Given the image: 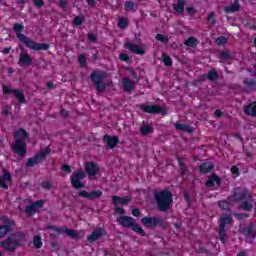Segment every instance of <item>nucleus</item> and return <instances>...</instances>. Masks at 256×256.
Instances as JSON below:
<instances>
[{
	"mask_svg": "<svg viewBox=\"0 0 256 256\" xmlns=\"http://www.w3.org/2000/svg\"><path fill=\"white\" fill-rule=\"evenodd\" d=\"M62 170L65 172V173H71V166L67 165V164H64L62 165Z\"/></svg>",
	"mask_w": 256,
	"mask_h": 256,
	"instance_id": "50",
	"label": "nucleus"
},
{
	"mask_svg": "<svg viewBox=\"0 0 256 256\" xmlns=\"http://www.w3.org/2000/svg\"><path fill=\"white\" fill-rule=\"evenodd\" d=\"M228 39L225 36H220L216 39L217 45H225L227 43Z\"/></svg>",
	"mask_w": 256,
	"mask_h": 256,
	"instance_id": "41",
	"label": "nucleus"
},
{
	"mask_svg": "<svg viewBox=\"0 0 256 256\" xmlns=\"http://www.w3.org/2000/svg\"><path fill=\"white\" fill-rule=\"evenodd\" d=\"M210 171H213L211 162H206L200 166V173H210Z\"/></svg>",
	"mask_w": 256,
	"mask_h": 256,
	"instance_id": "29",
	"label": "nucleus"
},
{
	"mask_svg": "<svg viewBox=\"0 0 256 256\" xmlns=\"http://www.w3.org/2000/svg\"><path fill=\"white\" fill-rule=\"evenodd\" d=\"M175 128L177 129V131H186V133H193V127L187 124L176 123Z\"/></svg>",
	"mask_w": 256,
	"mask_h": 256,
	"instance_id": "25",
	"label": "nucleus"
},
{
	"mask_svg": "<svg viewBox=\"0 0 256 256\" xmlns=\"http://www.w3.org/2000/svg\"><path fill=\"white\" fill-rule=\"evenodd\" d=\"M239 9H241V6L239 5L238 1H235L234 4H232L230 6H226L224 8L226 13H236V11H239Z\"/></svg>",
	"mask_w": 256,
	"mask_h": 256,
	"instance_id": "26",
	"label": "nucleus"
},
{
	"mask_svg": "<svg viewBox=\"0 0 256 256\" xmlns=\"http://www.w3.org/2000/svg\"><path fill=\"white\" fill-rule=\"evenodd\" d=\"M3 93H13L14 97L20 102L25 103V95L20 90H12L7 86H3Z\"/></svg>",
	"mask_w": 256,
	"mask_h": 256,
	"instance_id": "14",
	"label": "nucleus"
},
{
	"mask_svg": "<svg viewBox=\"0 0 256 256\" xmlns=\"http://www.w3.org/2000/svg\"><path fill=\"white\" fill-rule=\"evenodd\" d=\"M43 203V200H38L32 205L26 207L27 215H35V213H37V209H41V207H43Z\"/></svg>",
	"mask_w": 256,
	"mask_h": 256,
	"instance_id": "16",
	"label": "nucleus"
},
{
	"mask_svg": "<svg viewBox=\"0 0 256 256\" xmlns=\"http://www.w3.org/2000/svg\"><path fill=\"white\" fill-rule=\"evenodd\" d=\"M140 109L144 111V113H158L160 115H165V109L156 105H141Z\"/></svg>",
	"mask_w": 256,
	"mask_h": 256,
	"instance_id": "11",
	"label": "nucleus"
},
{
	"mask_svg": "<svg viewBox=\"0 0 256 256\" xmlns=\"http://www.w3.org/2000/svg\"><path fill=\"white\" fill-rule=\"evenodd\" d=\"M49 153H51V149L45 148L40 153H38L34 158L28 159L27 164H26L27 167H33L34 165H37V163H39V161H41V159H45V157H47V155H49Z\"/></svg>",
	"mask_w": 256,
	"mask_h": 256,
	"instance_id": "10",
	"label": "nucleus"
},
{
	"mask_svg": "<svg viewBox=\"0 0 256 256\" xmlns=\"http://www.w3.org/2000/svg\"><path fill=\"white\" fill-rule=\"evenodd\" d=\"M33 245L36 249H41L43 247V242L41 241V237L35 236L33 239Z\"/></svg>",
	"mask_w": 256,
	"mask_h": 256,
	"instance_id": "35",
	"label": "nucleus"
},
{
	"mask_svg": "<svg viewBox=\"0 0 256 256\" xmlns=\"http://www.w3.org/2000/svg\"><path fill=\"white\" fill-rule=\"evenodd\" d=\"M220 182L221 180L217 177V175H212L206 182V187H217V185H219Z\"/></svg>",
	"mask_w": 256,
	"mask_h": 256,
	"instance_id": "24",
	"label": "nucleus"
},
{
	"mask_svg": "<svg viewBox=\"0 0 256 256\" xmlns=\"http://www.w3.org/2000/svg\"><path fill=\"white\" fill-rule=\"evenodd\" d=\"M87 2L89 3V5H93L95 3V0H87Z\"/></svg>",
	"mask_w": 256,
	"mask_h": 256,
	"instance_id": "63",
	"label": "nucleus"
},
{
	"mask_svg": "<svg viewBox=\"0 0 256 256\" xmlns=\"http://www.w3.org/2000/svg\"><path fill=\"white\" fill-rule=\"evenodd\" d=\"M11 183V174L7 171H4V174L0 177V187L7 189Z\"/></svg>",
	"mask_w": 256,
	"mask_h": 256,
	"instance_id": "18",
	"label": "nucleus"
},
{
	"mask_svg": "<svg viewBox=\"0 0 256 256\" xmlns=\"http://www.w3.org/2000/svg\"><path fill=\"white\" fill-rule=\"evenodd\" d=\"M21 42L26 45L29 49H32V51H47L49 49V44H41L35 42L33 39L27 37V36H20Z\"/></svg>",
	"mask_w": 256,
	"mask_h": 256,
	"instance_id": "5",
	"label": "nucleus"
},
{
	"mask_svg": "<svg viewBox=\"0 0 256 256\" xmlns=\"http://www.w3.org/2000/svg\"><path fill=\"white\" fill-rule=\"evenodd\" d=\"M15 143L12 145V150L17 155H25L27 153V131L20 129L18 130L15 135Z\"/></svg>",
	"mask_w": 256,
	"mask_h": 256,
	"instance_id": "1",
	"label": "nucleus"
},
{
	"mask_svg": "<svg viewBox=\"0 0 256 256\" xmlns=\"http://www.w3.org/2000/svg\"><path fill=\"white\" fill-rule=\"evenodd\" d=\"M232 175H235V177H239V168L237 166H233L231 168Z\"/></svg>",
	"mask_w": 256,
	"mask_h": 256,
	"instance_id": "48",
	"label": "nucleus"
},
{
	"mask_svg": "<svg viewBox=\"0 0 256 256\" xmlns=\"http://www.w3.org/2000/svg\"><path fill=\"white\" fill-rule=\"evenodd\" d=\"M186 11H187L188 15H194V13H195V9L193 7H188L186 9Z\"/></svg>",
	"mask_w": 256,
	"mask_h": 256,
	"instance_id": "53",
	"label": "nucleus"
},
{
	"mask_svg": "<svg viewBox=\"0 0 256 256\" xmlns=\"http://www.w3.org/2000/svg\"><path fill=\"white\" fill-rule=\"evenodd\" d=\"M105 77H107V74L105 72L98 71L92 73L91 79L95 83L98 91H103L105 89V85L101 83V81H103Z\"/></svg>",
	"mask_w": 256,
	"mask_h": 256,
	"instance_id": "9",
	"label": "nucleus"
},
{
	"mask_svg": "<svg viewBox=\"0 0 256 256\" xmlns=\"http://www.w3.org/2000/svg\"><path fill=\"white\" fill-rule=\"evenodd\" d=\"M208 21H209V23H211L212 25L215 23V13L210 12V13L208 14Z\"/></svg>",
	"mask_w": 256,
	"mask_h": 256,
	"instance_id": "47",
	"label": "nucleus"
},
{
	"mask_svg": "<svg viewBox=\"0 0 256 256\" xmlns=\"http://www.w3.org/2000/svg\"><path fill=\"white\" fill-rule=\"evenodd\" d=\"M237 219H243V214H236Z\"/></svg>",
	"mask_w": 256,
	"mask_h": 256,
	"instance_id": "62",
	"label": "nucleus"
},
{
	"mask_svg": "<svg viewBox=\"0 0 256 256\" xmlns=\"http://www.w3.org/2000/svg\"><path fill=\"white\" fill-rule=\"evenodd\" d=\"M121 61H129V56L127 54H120Z\"/></svg>",
	"mask_w": 256,
	"mask_h": 256,
	"instance_id": "51",
	"label": "nucleus"
},
{
	"mask_svg": "<svg viewBox=\"0 0 256 256\" xmlns=\"http://www.w3.org/2000/svg\"><path fill=\"white\" fill-rule=\"evenodd\" d=\"M131 201V198L129 196L119 197V196H113L112 202L114 205H127Z\"/></svg>",
	"mask_w": 256,
	"mask_h": 256,
	"instance_id": "21",
	"label": "nucleus"
},
{
	"mask_svg": "<svg viewBox=\"0 0 256 256\" xmlns=\"http://www.w3.org/2000/svg\"><path fill=\"white\" fill-rule=\"evenodd\" d=\"M127 49L132 51V53H135L136 55H144L145 54V48L143 46H139L137 44L133 43H126Z\"/></svg>",
	"mask_w": 256,
	"mask_h": 256,
	"instance_id": "17",
	"label": "nucleus"
},
{
	"mask_svg": "<svg viewBox=\"0 0 256 256\" xmlns=\"http://www.w3.org/2000/svg\"><path fill=\"white\" fill-rule=\"evenodd\" d=\"M172 197L173 195L171 192L167 190H163L156 194V201L160 211H167V209L171 207V203H173Z\"/></svg>",
	"mask_w": 256,
	"mask_h": 256,
	"instance_id": "2",
	"label": "nucleus"
},
{
	"mask_svg": "<svg viewBox=\"0 0 256 256\" xmlns=\"http://www.w3.org/2000/svg\"><path fill=\"white\" fill-rule=\"evenodd\" d=\"M231 223V218L229 216H222L220 218V228H219V237L222 243L227 241V233L225 232V226Z\"/></svg>",
	"mask_w": 256,
	"mask_h": 256,
	"instance_id": "7",
	"label": "nucleus"
},
{
	"mask_svg": "<svg viewBox=\"0 0 256 256\" xmlns=\"http://www.w3.org/2000/svg\"><path fill=\"white\" fill-rule=\"evenodd\" d=\"M221 57H222L223 59H227V57H229V52H222V53H221Z\"/></svg>",
	"mask_w": 256,
	"mask_h": 256,
	"instance_id": "60",
	"label": "nucleus"
},
{
	"mask_svg": "<svg viewBox=\"0 0 256 256\" xmlns=\"http://www.w3.org/2000/svg\"><path fill=\"white\" fill-rule=\"evenodd\" d=\"M36 7H43V0H33Z\"/></svg>",
	"mask_w": 256,
	"mask_h": 256,
	"instance_id": "52",
	"label": "nucleus"
},
{
	"mask_svg": "<svg viewBox=\"0 0 256 256\" xmlns=\"http://www.w3.org/2000/svg\"><path fill=\"white\" fill-rule=\"evenodd\" d=\"M23 29H25V26L21 25V24H14V28L13 30L16 33L17 38L19 39V41H21V36H25L22 32Z\"/></svg>",
	"mask_w": 256,
	"mask_h": 256,
	"instance_id": "28",
	"label": "nucleus"
},
{
	"mask_svg": "<svg viewBox=\"0 0 256 256\" xmlns=\"http://www.w3.org/2000/svg\"><path fill=\"white\" fill-rule=\"evenodd\" d=\"M245 85H246L247 89H249V91L256 89V83L253 80H250V81L246 80Z\"/></svg>",
	"mask_w": 256,
	"mask_h": 256,
	"instance_id": "39",
	"label": "nucleus"
},
{
	"mask_svg": "<svg viewBox=\"0 0 256 256\" xmlns=\"http://www.w3.org/2000/svg\"><path fill=\"white\" fill-rule=\"evenodd\" d=\"M81 23H83V18L77 16V17L74 19V25L79 26V25H81Z\"/></svg>",
	"mask_w": 256,
	"mask_h": 256,
	"instance_id": "49",
	"label": "nucleus"
},
{
	"mask_svg": "<svg viewBox=\"0 0 256 256\" xmlns=\"http://www.w3.org/2000/svg\"><path fill=\"white\" fill-rule=\"evenodd\" d=\"M116 213H117L118 215H123V213H125V211H124L123 208H121V207H116Z\"/></svg>",
	"mask_w": 256,
	"mask_h": 256,
	"instance_id": "55",
	"label": "nucleus"
},
{
	"mask_svg": "<svg viewBox=\"0 0 256 256\" xmlns=\"http://www.w3.org/2000/svg\"><path fill=\"white\" fill-rule=\"evenodd\" d=\"M237 256H246L245 252H240Z\"/></svg>",
	"mask_w": 256,
	"mask_h": 256,
	"instance_id": "64",
	"label": "nucleus"
},
{
	"mask_svg": "<svg viewBox=\"0 0 256 256\" xmlns=\"http://www.w3.org/2000/svg\"><path fill=\"white\" fill-rule=\"evenodd\" d=\"M48 89H53V82H47Z\"/></svg>",
	"mask_w": 256,
	"mask_h": 256,
	"instance_id": "61",
	"label": "nucleus"
},
{
	"mask_svg": "<svg viewBox=\"0 0 256 256\" xmlns=\"http://www.w3.org/2000/svg\"><path fill=\"white\" fill-rule=\"evenodd\" d=\"M85 177H87V175L82 170L73 173L70 177L72 187H74L75 189H81L85 187V184L81 182L83 181V179H85Z\"/></svg>",
	"mask_w": 256,
	"mask_h": 256,
	"instance_id": "6",
	"label": "nucleus"
},
{
	"mask_svg": "<svg viewBox=\"0 0 256 256\" xmlns=\"http://www.w3.org/2000/svg\"><path fill=\"white\" fill-rule=\"evenodd\" d=\"M11 231V226L5 225V226H0V237H3L4 235H7Z\"/></svg>",
	"mask_w": 256,
	"mask_h": 256,
	"instance_id": "36",
	"label": "nucleus"
},
{
	"mask_svg": "<svg viewBox=\"0 0 256 256\" xmlns=\"http://www.w3.org/2000/svg\"><path fill=\"white\" fill-rule=\"evenodd\" d=\"M214 115L215 117H221V115H223V112H221V110H216Z\"/></svg>",
	"mask_w": 256,
	"mask_h": 256,
	"instance_id": "59",
	"label": "nucleus"
},
{
	"mask_svg": "<svg viewBox=\"0 0 256 256\" xmlns=\"http://www.w3.org/2000/svg\"><path fill=\"white\" fill-rule=\"evenodd\" d=\"M78 61L81 67H85L87 65V56H85L84 54H80L78 56Z\"/></svg>",
	"mask_w": 256,
	"mask_h": 256,
	"instance_id": "37",
	"label": "nucleus"
},
{
	"mask_svg": "<svg viewBox=\"0 0 256 256\" xmlns=\"http://www.w3.org/2000/svg\"><path fill=\"white\" fill-rule=\"evenodd\" d=\"M128 21H127V18H120L119 21H118V27L120 29H125L128 25Z\"/></svg>",
	"mask_w": 256,
	"mask_h": 256,
	"instance_id": "38",
	"label": "nucleus"
},
{
	"mask_svg": "<svg viewBox=\"0 0 256 256\" xmlns=\"http://www.w3.org/2000/svg\"><path fill=\"white\" fill-rule=\"evenodd\" d=\"M241 208L244 209V211H251L253 209V204L251 202H244L242 203Z\"/></svg>",
	"mask_w": 256,
	"mask_h": 256,
	"instance_id": "40",
	"label": "nucleus"
},
{
	"mask_svg": "<svg viewBox=\"0 0 256 256\" xmlns=\"http://www.w3.org/2000/svg\"><path fill=\"white\" fill-rule=\"evenodd\" d=\"M141 223L148 229H155L157 226L163 224V220L157 217H144L141 219Z\"/></svg>",
	"mask_w": 256,
	"mask_h": 256,
	"instance_id": "8",
	"label": "nucleus"
},
{
	"mask_svg": "<svg viewBox=\"0 0 256 256\" xmlns=\"http://www.w3.org/2000/svg\"><path fill=\"white\" fill-rule=\"evenodd\" d=\"M249 197V192H247L246 190H242V189H235L234 191V199L235 201H243V199Z\"/></svg>",
	"mask_w": 256,
	"mask_h": 256,
	"instance_id": "20",
	"label": "nucleus"
},
{
	"mask_svg": "<svg viewBox=\"0 0 256 256\" xmlns=\"http://www.w3.org/2000/svg\"><path fill=\"white\" fill-rule=\"evenodd\" d=\"M220 209H228L230 207L229 201H220L219 202Z\"/></svg>",
	"mask_w": 256,
	"mask_h": 256,
	"instance_id": "44",
	"label": "nucleus"
},
{
	"mask_svg": "<svg viewBox=\"0 0 256 256\" xmlns=\"http://www.w3.org/2000/svg\"><path fill=\"white\" fill-rule=\"evenodd\" d=\"M244 111L247 115H252V117H256V102H253L250 105L246 106Z\"/></svg>",
	"mask_w": 256,
	"mask_h": 256,
	"instance_id": "27",
	"label": "nucleus"
},
{
	"mask_svg": "<svg viewBox=\"0 0 256 256\" xmlns=\"http://www.w3.org/2000/svg\"><path fill=\"white\" fill-rule=\"evenodd\" d=\"M60 7L62 8L67 7V0H60Z\"/></svg>",
	"mask_w": 256,
	"mask_h": 256,
	"instance_id": "57",
	"label": "nucleus"
},
{
	"mask_svg": "<svg viewBox=\"0 0 256 256\" xmlns=\"http://www.w3.org/2000/svg\"><path fill=\"white\" fill-rule=\"evenodd\" d=\"M95 39H96V37H95L94 34H89L88 35V41L93 42V41H95Z\"/></svg>",
	"mask_w": 256,
	"mask_h": 256,
	"instance_id": "56",
	"label": "nucleus"
},
{
	"mask_svg": "<svg viewBox=\"0 0 256 256\" xmlns=\"http://www.w3.org/2000/svg\"><path fill=\"white\" fill-rule=\"evenodd\" d=\"M244 235H247L248 237H255V232H253V228L247 227L244 229Z\"/></svg>",
	"mask_w": 256,
	"mask_h": 256,
	"instance_id": "42",
	"label": "nucleus"
},
{
	"mask_svg": "<svg viewBox=\"0 0 256 256\" xmlns=\"http://www.w3.org/2000/svg\"><path fill=\"white\" fill-rule=\"evenodd\" d=\"M23 235L21 233L13 234L4 242L1 243V247L5 249V251H15L21 243H23Z\"/></svg>",
	"mask_w": 256,
	"mask_h": 256,
	"instance_id": "3",
	"label": "nucleus"
},
{
	"mask_svg": "<svg viewBox=\"0 0 256 256\" xmlns=\"http://www.w3.org/2000/svg\"><path fill=\"white\" fill-rule=\"evenodd\" d=\"M174 10L177 13H183V11H185V0H178V2L174 5Z\"/></svg>",
	"mask_w": 256,
	"mask_h": 256,
	"instance_id": "30",
	"label": "nucleus"
},
{
	"mask_svg": "<svg viewBox=\"0 0 256 256\" xmlns=\"http://www.w3.org/2000/svg\"><path fill=\"white\" fill-rule=\"evenodd\" d=\"M217 77H218V75L215 70H211L208 72V79H210V81H215V79H217Z\"/></svg>",
	"mask_w": 256,
	"mask_h": 256,
	"instance_id": "43",
	"label": "nucleus"
},
{
	"mask_svg": "<svg viewBox=\"0 0 256 256\" xmlns=\"http://www.w3.org/2000/svg\"><path fill=\"white\" fill-rule=\"evenodd\" d=\"M104 141L110 149H113L117 143H119V139L116 136H104Z\"/></svg>",
	"mask_w": 256,
	"mask_h": 256,
	"instance_id": "22",
	"label": "nucleus"
},
{
	"mask_svg": "<svg viewBox=\"0 0 256 256\" xmlns=\"http://www.w3.org/2000/svg\"><path fill=\"white\" fill-rule=\"evenodd\" d=\"M32 61L33 59L31 58V55L27 52H22L19 57L18 65H20V67H25L27 65H31Z\"/></svg>",
	"mask_w": 256,
	"mask_h": 256,
	"instance_id": "15",
	"label": "nucleus"
},
{
	"mask_svg": "<svg viewBox=\"0 0 256 256\" xmlns=\"http://www.w3.org/2000/svg\"><path fill=\"white\" fill-rule=\"evenodd\" d=\"M42 186H43L45 189H51V184L48 183V182H44V183L42 184Z\"/></svg>",
	"mask_w": 256,
	"mask_h": 256,
	"instance_id": "58",
	"label": "nucleus"
},
{
	"mask_svg": "<svg viewBox=\"0 0 256 256\" xmlns=\"http://www.w3.org/2000/svg\"><path fill=\"white\" fill-rule=\"evenodd\" d=\"M142 135H149V133H153V127L151 124H143L140 128Z\"/></svg>",
	"mask_w": 256,
	"mask_h": 256,
	"instance_id": "32",
	"label": "nucleus"
},
{
	"mask_svg": "<svg viewBox=\"0 0 256 256\" xmlns=\"http://www.w3.org/2000/svg\"><path fill=\"white\" fill-rule=\"evenodd\" d=\"M156 39H157V41H161L162 43H167V41H169L167 36H163L161 34H158L156 36Z\"/></svg>",
	"mask_w": 256,
	"mask_h": 256,
	"instance_id": "46",
	"label": "nucleus"
},
{
	"mask_svg": "<svg viewBox=\"0 0 256 256\" xmlns=\"http://www.w3.org/2000/svg\"><path fill=\"white\" fill-rule=\"evenodd\" d=\"M122 85L124 87V91H132V89L135 87V82L129 78H124L122 80Z\"/></svg>",
	"mask_w": 256,
	"mask_h": 256,
	"instance_id": "23",
	"label": "nucleus"
},
{
	"mask_svg": "<svg viewBox=\"0 0 256 256\" xmlns=\"http://www.w3.org/2000/svg\"><path fill=\"white\" fill-rule=\"evenodd\" d=\"M125 11H137V5H135L132 1H128L124 3Z\"/></svg>",
	"mask_w": 256,
	"mask_h": 256,
	"instance_id": "34",
	"label": "nucleus"
},
{
	"mask_svg": "<svg viewBox=\"0 0 256 256\" xmlns=\"http://www.w3.org/2000/svg\"><path fill=\"white\" fill-rule=\"evenodd\" d=\"M132 214L134 217H139V215H141V212L139 211V209H134L132 210Z\"/></svg>",
	"mask_w": 256,
	"mask_h": 256,
	"instance_id": "54",
	"label": "nucleus"
},
{
	"mask_svg": "<svg viewBox=\"0 0 256 256\" xmlns=\"http://www.w3.org/2000/svg\"><path fill=\"white\" fill-rule=\"evenodd\" d=\"M103 235H105V230L103 229L95 230L90 236H88V241L89 243H95V241H97V239H101Z\"/></svg>",
	"mask_w": 256,
	"mask_h": 256,
	"instance_id": "19",
	"label": "nucleus"
},
{
	"mask_svg": "<svg viewBox=\"0 0 256 256\" xmlns=\"http://www.w3.org/2000/svg\"><path fill=\"white\" fill-rule=\"evenodd\" d=\"M56 231H58V233H65V235H68V237H72L75 238L77 237V232H75V230H69V229H56Z\"/></svg>",
	"mask_w": 256,
	"mask_h": 256,
	"instance_id": "33",
	"label": "nucleus"
},
{
	"mask_svg": "<svg viewBox=\"0 0 256 256\" xmlns=\"http://www.w3.org/2000/svg\"><path fill=\"white\" fill-rule=\"evenodd\" d=\"M163 61H164V64L167 65V67H171V65H173V61L169 56H164Z\"/></svg>",
	"mask_w": 256,
	"mask_h": 256,
	"instance_id": "45",
	"label": "nucleus"
},
{
	"mask_svg": "<svg viewBox=\"0 0 256 256\" xmlns=\"http://www.w3.org/2000/svg\"><path fill=\"white\" fill-rule=\"evenodd\" d=\"M101 195H103L101 190H96V191H92V192H87L85 190H81L79 192V196L83 197L84 199H99V197H101Z\"/></svg>",
	"mask_w": 256,
	"mask_h": 256,
	"instance_id": "13",
	"label": "nucleus"
},
{
	"mask_svg": "<svg viewBox=\"0 0 256 256\" xmlns=\"http://www.w3.org/2000/svg\"><path fill=\"white\" fill-rule=\"evenodd\" d=\"M85 171L90 177H95L97 173H99V166L95 162H86L85 165Z\"/></svg>",
	"mask_w": 256,
	"mask_h": 256,
	"instance_id": "12",
	"label": "nucleus"
},
{
	"mask_svg": "<svg viewBox=\"0 0 256 256\" xmlns=\"http://www.w3.org/2000/svg\"><path fill=\"white\" fill-rule=\"evenodd\" d=\"M117 221L122 227H130L132 231H135V233H139V235H145V231H143V228L135 222V219L129 217V216H120L117 218Z\"/></svg>",
	"mask_w": 256,
	"mask_h": 256,
	"instance_id": "4",
	"label": "nucleus"
},
{
	"mask_svg": "<svg viewBox=\"0 0 256 256\" xmlns=\"http://www.w3.org/2000/svg\"><path fill=\"white\" fill-rule=\"evenodd\" d=\"M184 44L187 47H197L199 45V40L195 37H189L187 40H185Z\"/></svg>",
	"mask_w": 256,
	"mask_h": 256,
	"instance_id": "31",
	"label": "nucleus"
}]
</instances>
